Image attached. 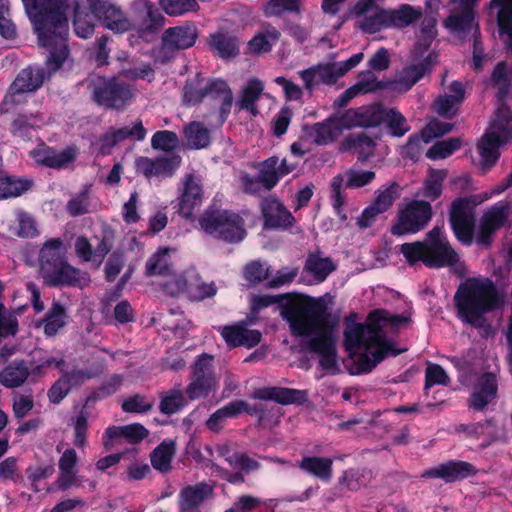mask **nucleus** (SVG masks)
<instances>
[{
	"mask_svg": "<svg viewBox=\"0 0 512 512\" xmlns=\"http://www.w3.org/2000/svg\"><path fill=\"white\" fill-rule=\"evenodd\" d=\"M21 1L37 34L39 45L48 51L49 68L58 71L69 54L68 0Z\"/></svg>",
	"mask_w": 512,
	"mask_h": 512,
	"instance_id": "1",
	"label": "nucleus"
},
{
	"mask_svg": "<svg viewBox=\"0 0 512 512\" xmlns=\"http://www.w3.org/2000/svg\"><path fill=\"white\" fill-rule=\"evenodd\" d=\"M273 304H278L280 314L289 323L290 331L294 336L309 334L311 324L319 325L324 322L326 302L320 298H314L301 294L280 295H254L250 301L251 315H256Z\"/></svg>",
	"mask_w": 512,
	"mask_h": 512,
	"instance_id": "2",
	"label": "nucleus"
},
{
	"mask_svg": "<svg viewBox=\"0 0 512 512\" xmlns=\"http://www.w3.org/2000/svg\"><path fill=\"white\" fill-rule=\"evenodd\" d=\"M458 317L470 326L485 327V314L501 306L499 293L490 279L468 278L461 283L454 295Z\"/></svg>",
	"mask_w": 512,
	"mask_h": 512,
	"instance_id": "3",
	"label": "nucleus"
},
{
	"mask_svg": "<svg viewBox=\"0 0 512 512\" xmlns=\"http://www.w3.org/2000/svg\"><path fill=\"white\" fill-rule=\"evenodd\" d=\"M38 262L40 276L48 287L83 289L91 282L87 271L69 263L61 238H50L43 243L39 250Z\"/></svg>",
	"mask_w": 512,
	"mask_h": 512,
	"instance_id": "4",
	"label": "nucleus"
},
{
	"mask_svg": "<svg viewBox=\"0 0 512 512\" xmlns=\"http://www.w3.org/2000/svg\"><path fill=\"white\" fill-rule=\"evenodd\" d=\"M198 224L205 234L230 244L241 242L247 235L244 219L226 209H205Z\"/></svg>",
	"mask_w": 512,
	"mask_h": 512,
	"instance_id": "5",
	"label": "nucleus"
},
{
	"mask_svg": "<svg viewBox=\"0 0 512 512\" xmlns=\"http://www.w3.org/2000/svg\"><path fill=\"white\" fill-rule=\"evenodd\" d=\"M91 100L106 110L124 111L135 98L133 86L118 77L99 76L87 86Z\"/></svg>",
	"mask_w": 512,
	"mask_h": 512,
	"instance_id": "6",
	"label": "nucleus"
},
{
	"mask_svg": "<svg viewBox=\"0 0 512 512\" xmlns=\"http://www.w3.org/2000/svg\"><path fill=\"white\" fill-rule=\"evenodd\" d=\"M45 65L46 67L29 65L17 74L1 102L2 112H8L11 107L24 103L27 93L36 92L42 87L44 81L56 72L49 68L47 60Z\"/></svg>",
	"mask_w": 512,
	"mask_h": 512,
	"instance_id": "7",
	"label": "nucleus"
},
{
	"mask_svg": "<svg viewBox=\"0 0 512 512\" xmlns=\"http://www.w3.org/2000/svg\"><path fill=\"white\" fill-rule=\"evenodd\" d=\"M433 217L431 204L426 200H411L400 209L390 232L394 236L416 234L424 230Z\"/></svg>",
	"mask_w": 512,
	"mask_h": 512,
	"instance_id": "8",
	"label": "nucleus"
},
{
	"mask_svg": "<svg viewBox=\"0 0 512 512\" xmlns=\"http://www.w3.org/2000/svg\"><path fill=\"white\" fill-rule=\"evenodd\" d=\"M476 201L472 197H458L449 208V224L455 238L463 245L470 246L476 228Z\"/></svg>",
	"mask_w": 512,
	"mask_h": 512,
	"instance_id": "9",
	"label": "nucleus"
},
{
	"mask_svg": "<svg viewBox=\"0 0 512 512\" xmlns=\"http://www.w3.org/2000/svg\"><path fill=\"white\" fill-rule=\"evenodd\" d=\"M213 356L203 353L195 360L190 382L186 387L185 394L189 400L206 398L217 386L213 367Z\"/></svg>",
	"mask_w": 512,
	"mask_h": 512,
	"instance_id": "10",
	"label": "nucleus"
},
{
	"mask_svg": "<svg viewBox=\"0 0 512 512\" xmlns=\"http://www.w3.org/2000/svg\"><path fill=\"white\" fill-rule=\"evenodd\" d=\"M376 177L373 171H358L353 168L348 169L344 174H337L331 180V198L335 213L346 220L347 216L343 213L345 204V195L343 193L344 180L345 187L356 189L370 184Z\"/></svg>",
	"mask_w": 512,
	"mask_h": 512,
	"instance_id": "11",
	"label": "nucleus"
},
{
	"mask_svg": "<svg viewBox=\"0 0 512 512\" xmlns=\"http://www.w3.org/2000/svg\"><path fill=\"white\" fill-rule=\"evenodd\" d=\"M92 14L101 24L114 33L123 34L133 30V22L123 10L108 0H88Z\"/></svg>",
	"mask_w": 512,
	"mask_h": 512,
	"instance_id": "12",
	"label": "nucleus"
},
{
	"mask_svg": "<svg viewBox=\"0 0 512 512\" xmlns=\"http://www.w3.org/2000/svg\"><path fill=\"white\" fill-rule=\"evenodd\" d=\"M263 227L267 230H288L295 223V217L275 195H269L260 202Z\"/></svg>",
	"mask_w": 512,
	"mask_h": 512,
	"instance_id": "13",
	"label": "nucleus"
},
{
	"mask_svg": "<svg viewBox=\"0 0 512 512\" xmlns=\"http://www.w3.org/2000/svg\"><path fill=\"white\" fill-rule=\"evenodd\" d=\"M133 29L140 33L155 34L165 24V17L154 3L148 0H134L131 4Z\"/></svg>",
	"mask_w": 512,
	"mask_h": 512,
	"instance_id": "14",
	"label": "nucleus"
},
{
	"mask_svg": "<svg viewBox=\"0 0 512 512\" xmlns=\"http://www.w3.org/2000/svg\"><path fill=\"white\" fill-rule=\"evenodd\" d=\"M78 153L79 149L76 145H70L62 151H58L56 148L41 142L29 152V155L38 165L61 170L72 164L76 160Z\"/></svg>",
	"mask_w": 512,
	"mask_h": 512,
	"instance_id": "15",
	"label": "nucleus"
},
{
	"mask_svg": "<svg viewBox=\"0 0 512 512\" xmlns=\"http://www.w3.org/2000/svg\"><path fill=\"white\" fill-rule=\"evenodd\" d=\"M199 31L194 22H184L181 25L169 27L161 36V50L175 53L193 47L198 39Z\"/></svg>",
	"mask_w": 512,
	"mask_h": 512,
	"instance_id": "16",
	"label": "nucleus"
},
{
	"mask_svg": "<svg viewBox=\"0 0 512 512\" xmlns=\"http://www.w3.org/2000/svg\"><path fill=\"white\" fill-rule=\"evenodd\" d=\"M382 311H371L366 319V323H354L347 325L344 330V346L349 356L355 355V350L364 348L370 350L369 337L372 336L371 327L379 330L378 322Z\"/></svg>",
	"mask_w": 512,
	"mask_h": 512,
	"instance_id": "17",
	"label": "nucleus"
},
{
	"mask_svg": "<svg viewBox=\"0 0 512 512\" xmlns=\"http://www.w3.org/2000/svg\"><path fill=\"white\" fill-rule=\"evenodd\" d=\"M385 119L384 108L381 106H362L348 109L337 119V126L344 129L352 127H377Z\"/></svg>",
	"mask_w": 512,
	"mask_h": 512,
	"instance_id": "18",
	"label": "nucleus"
},
{
	"mask_svg": "<svg viewBox=\"0 0 512 512\" xmlns=\"http://www.w3.org/2000/svg\"><path fill=\"white\" fill-rule=\"evenodd\" d=\"M220 334L229 348L257 346L262 339L259 330L248 329L246 321H239L233 325H225L219 329Z\"/></svg>",
	"mask_w": 512,
	"mask_h": 512,
	"instance_id": "19",
	"label": "nucleus"
},
{
	"mask_svg": "<svg viewBox=\"0 0 512 512\" xmlns=\"http://www.w3.org/2000/svg\"><path fill=\"white\" fill-rule=\"evenodd\" d=\"M475 474L476 469L471 463L461 460H449L436 467L425 470L421 477L439 478L445 483H452L466 479Z\"/></svg>",
	"mask_w": 512,
	"mask_h": 512,
	"instance_id": "20",
	"label": "nucleus"
},
{
	"mask_svg": "<svg viewBox=\"0 0 512 512\" xmlns=\"http://www.w3.org/2000/svg\"><path fill=\"white\" fill-rule=\"evenodd\" d=\"M203 78L200 73H197L193 80H187L183 87V103L188 106H197L203 99L210 96L213 99L217 98V92L221 91L220 87H225L222 79H210L207 84L202 87L201 83Z\"/></svg>",
	"mask_w": 512,
	"mask_h": 512,
	"instance_id": "21",
	"label": "nucleus"
},
{
	"mask_svg": "<svg viewBox=\"0 0 512 512\" xmlns=\"http://www.w3.org/2000/svg\"><path fill=\"white\" fill-rule=\"evenodd\" d=\"M452 123L440 121L438 119L431 120L424 129L419 133L409 136L405 145V150L410 158H414L420 152L422 143H429L434 138L442 137L453 129Z\"/></svg>",
	"mask_w": 512,
	"mask_h": 512,
	"instance_id": "22",
	"label": "nucleus"
},
{
	"mask_svg": "<svg viewBox=\"0 0 512 512\" xmlns=\"http://www.w3.org/2000/svg\"><path fill=\"white\" fill-rule=\"evenodd\" d=\"M213 495V487L206 482L185 486L178 495V510L179 512H198L203 503Z\"/></svg>",
	"mask_w": 512,
	"mask_h": 512,
	"instance_id": "23",
	"label": "nucleus"
},
{
	"mask_svg": "<svg viewBox=\"0 0 512 512\" xmlns=\"http://www.w3.org/2000/svg\"><path fill=\"white\" fill-rule=\"evenodd\" d=\"M149 435V430L140 423H132L123 426H109L103 434V446L106 450H110L114 446V442L124 438L130 444H139Z\"/></svg>",
	"mask_w": 512,
	"mask_h": 512,
	"instance_id": "24",
	"label": "nucleus"
},
{
	"mask_svg": "<svg viewBox=\"0 0 512 512\" xmlns=\"http://www.w3.org/2000/svg\"><path fill=\"white\" fill-rule=\"evenodd\" d=\"M240 38L229 31H217L207 38V45L214 56L231 60L240 54Z\"/></svg>",
	"mask_w": 512,
	"mask_h": 512,
	"instance_id": "25",
	"label": "nucleus"
},
{
	"mask_svg": "<svg viewBox=\"0 0 512 512\" xmlns=\"http://www.w3.org/2000/svg\"><path fill=\"white\" fill-rule=\"evenodd\" d=\"M331 313L326 306V312L324 314V322L319 325L311 324V332L301 337H307L314 335L307 342V350L312 353L323 354L335 348V342L332 338L331 331L334 327L330 323Z\"/></svg>",
	"mask_w": 512,
	"mask_h": 512,
	"instance_id": "26",
	"label": "nucleus"
},
{
	"mask_svg": "<svg viewBox=\"0 0 512 512\" xmlns=\"http://www.w3.org/2000/svg\"><path fill=\"white\" fill-rule=\"evenodd\" d=\"M202 200V186L196 182L194 175L190 174L186 176L183 192L179 201V214L188 220H192L194 212L201 206Z\"/></svg>",
	"mask_w": 512,
	"mask_h": 512,
	"instance_id": "27",
	"label": "nucleus"
},
{
	"mask_svg": "<svg viewBox=\"0 0 512 512\" xmlns=\"http://www.w3.org/2000/svg\"><path fill=\"white\" fill-rule=\"evenodd\" d=\"M254 398L271 400L281 405H303L307 399V391L286 387H264L254 392Z\"/></svg>",
	"mask_w": 512,
	"mask_h": 512,
	"instance_id": "28",
	"label": "nucleus"
},
{
	"mask_svg": "<svg viewBox=\"0 0 512 512\" xmlns=\"http://www.w3.org/2000/svg\"><path fill=\"white\" fill-rule=\"evenodd\" d=\"M498 383L496 375L487 372L478 380L475 391L470 396V407L482 411L497 396Z\"/></svg>",
	"mask_w": 512,
	"mask_h": 512,
	"instance_id": "29",
	"label": "nucleus"
},
{
	"mask_svg": "<svg viewBox=\"0 0 512 512\" xmlns=\"http://www.w3.org/2000/svg\"><path fill=\"white\" fill-rule=\"evenodd\" d=\"M278 157L271 156L259 164V172L256 179L246 176L243 180L245 191H252L253 185L260 183L267 190H272L280 181L278 172Z\"/></svg>",
	"mask_w": 512,
	"mask_h": 512,
	"instance_id": "30",
	"label": "nucleus"
},
{
	"mask_svg": "<svg viewBox=\"0 0 512 512\" xmlns=\"http://www.w3.org/2000/svg\"><path fill=\"white\" fill-rule=\"evenodd\" d=\"M507 143L509 142L488 130L482 135L477 143V150L481 156L480 165L484 171L495 166L500 157L499 148Z\"/></svg>",
	"mask_w": 512,
	"mask_h": 512,
	"instance_id": "31",
	"label": "nucleus"
},
{
	"mask_svg": "<svg viewBox=\"0 0 512 512\" xmlns=\"http://www.w3.org/2000/svg\"><path fill=\"white\" fill-rule=\"evenodd\" d=\"M32 378H40L47 374L48 370L55 368L63 371L67 363L63 357H54L44 349H35L29 354L27 360Z\"/></svg>",
	"mask_w": 512,
	"mask_h": 512,
	"instance_id": "32",
	"label": "nucleus"
},
{
	"mask_svg": "<svg viewBox=\"0 0 512 512\" xmlns=\"http://www.w3.org/2000/svg\"><path fill=\"white\" fill-rule=\"evenodd\" d=\"M436 60L437 55L432 52L418 63L405 66L399 74L398 83L402 85L406 91L410 90L426 74L432 71Z\"/></svg>",
	"mask_w": 512,
	"mask_h": 512,
	"instance_id": "33",
	"label": "nucleus"
},
{
	"mask_svg": "<svg viewBox=\"0 0 512 512\" xmlns=\"http://www.w3.org/2000/svg\"><path fill=\"white\" fill-rule=\"evenodd\" d=\"M459 255L450 245L449 241L434 243L427 247L426 266L429 268H443L454 266L459 262Z\"/></svg>",
	"mask_w": 512,
	"mask_h": 512,
	"instance_id": "34",
	"label": "nucleus"
},
{
	"mask_svg": "<svg viewBox=\"0 0 512 512\" xmlns=\"http://www.w3.org/2000/svg\"><path fill=\"white\" fill-rule=\"evenodd\" d=\"M31 372L25 359L16 358L0 371V384L8 389L22 386Z\"/></svg>",
	"mask_w": 512,
	"mask_h": 512,
	"instance_id": "35",
	"label": "nucleus"
},
{
	"mask_svg": "<svg viewBox=\"0 0 512 512\" xmlns=\"http://www.w3.org/2000/svg\"><path fill=\"white\" fill-rule=\"evenodd\" d=\"M460 12L451 13L445 20L444 26L452 33H457L461 37L466 36L475 30L474 20L475 12L473 6L469 3L462 4Z\"/></svg>",
	"mask_w": 512,
	"mask_h": 512,
	"instance_id": "36",
	"label": "nucleus"
},
{
	"mask_svg": "<svg viewBox=\"0 0 512 512\" xmlns=\"http://www.w3.org/2000/svg\"><path fill=\"white\" fill-rule=\"evenodd\" d=\"M68 317L66 307L61 302L54 300L37 327L43 325L44 335L54 337L66 326Z\"/></svg>",
	"mask_w": 512,
	"mask_h": 512,
	"instance_id": "37",
	"label": "nucleus"
},
{
	"mask_svg": "<svg viewBox=\"0 0 512 512\" xmlns=\"http://www.w3.org/2000/svg\"><path fill=\"white\" fill-rule=\"evenodd\" d=\"M337 119L338 117H330L323 122H318L313 125H304L303 133L306 138L318 145L332 142L335 138L336 131L344 129L343 127L337 126Z\"/></svg>",
	"mask_w": 512,
	"mask_h": 512,
	"instance_id": "38",
	"label": "nucleus"
},
{
	"mask_svg": "<svg viewBox=\"0 0 512 512\" xmlns=\"http://www.w3.org/2000/svg\"><path fill=\"white\" fill-rule=\"evenodd\" d=\"M171 249L167 247H160L153 253L145 265V275L151 276H174V265L170 256Z\"/></svg>",
	"mask_w": 512,
	"mask_h": 512,
	"instance_id": "39",
	"label": "nucleus"
},
{
	"mask_svg": "<svg viewBox=\"0 0 512 512\" xmlns=\"http://www.w3.org/2000/svg\"><path fill=\"white\" fill-rule=\"evenodd\" d=\"M264 91V83L258 78H251L242 89L241 95L236 102L239 110L248 111L253 117L259 114L256 103Z\"/></svg>",
	"mask_w": 512,
	"mask_h": 512,
	"instance_id": "40",
	"label": "nucleus"
},
{
	"mask_svg": "<svg viewBox=\"0 0 512 512\" xmlns=\"http://www.w3.org/2000/svg\"><path fill=\"white\" fill-rule=\"evenodd\" d=\"M299 467L325 483L330 482L333 476V460L328 457L304 456Z\"/></svg>",
	"mask_w": 512,
	"mask_h": 512,
	"instance_id": "41",
	"label": "nucleus"
},
{
	"mask_svg": "<svg viewBox=\"0 0 512 512\" xmlns=\"http://www.w3.org/2000/svg\"><path fill=\"white\" fill-rule=\"evenodd\" d=\"M345 149L351 150L358 155V161L366 162L374 155L376 147L375 141L365 132L352 133L348 135L343 142Z\"/></svg>",
	"mask_w": 512,
	"mask_h": 512,
	"instance_id": "42",
	"label": "nucleus"
},
{
	"mask_svg": "<svg viewBox=\"0 0 512 512\" xmlns=\"http://www.w3.org/2000/svg\"><path fill=\"white\" fill-rule=\"evenodd\" d=\"M490 84L498 89L496 98L498 103H504L512 89V71L505 61L498 62L490 76Z\"/></svg>",
	"mask_w": 512,
	"mask_h": 512,
	"instance_id": "43",
	"label": "nucleus"
},
{
	"mask_svg": "<svg viewBox=\"0 0 512 512\" xmlns=\"http://www.w3.org/2000/svg\"><path fill=\"white\" fill-rule=\"evenodd\" d=\"M42 121V117L38 114H18L11 123L10 131L14 137L30 141L32 132L41 127Z\"/></svg>",
	"mask_w": 512,
	"mask_h": 512,
	"instance_id": "44",
	"label": "nucleus"
},
{
	"mask_svg": "<svg viewBox=\"0 0 512 512\" xmlns=\"http://www.w3.org/2000/svg\"><path fill=\"white\" fill-rule=\"evenodd\" d=\"M281 37L280 31L269 26L264 32H259L254 35L247 43L249 53L253 55H261L272 51L273 44L276 43Z\"/></svg>",
	"mask_w": 512,
	"mask_h": 512,
	"instance_id": "45",
	"label": "nucleus"
},
{
	"mask_svg": "<svg viewBox=\"0 0 512 512\" xmlns=\"http://www.w3.org/2000/svg\"><path fill=\"white\" fill-rule=\"evenodd\" d=\"M32 185L30 179L0 174V201L17 198L27 192Z\"/></svg>",
	"mask_w": 512,
	"mask_h": 512,
	"instance_id": "46",
	"label": "nucleus"
},
{
	"mask_svg": "<svg viewBox=\"0 0 512 512\" xmlns=\"http://www.w3.org/2000/svg\"><path fill=\"white\" fill-rule=\"evenodd\" d=\"M389 10V20L392 28H406L416 23L422 17V8L410 4H401L397 9Z\"/></svg>",
	"mask_w": 512,
	"mask_h": 512,
	"instance_id": "47",
	"label": "nucleus"
},
{
	"mask_svg": "<svg viewBox=\"0 0 512 512\" xmlns=\"http://www.w3.org/2000/svg\"><path fill=\"white\" fill-rule=\"evenodd\" d=\"M499 108L495 113V119L488 131L494 132L504 141H512V110L506 105V102L499 103Z\"/></svg>",
	"mask_w": 512,
	"mask_h": 512,
	"instance_id": "48",
	"label": "nucleus"
},
{
	"mask_svg": "<svg viewBox=\"0 0 512 512\" xmlns=\"http://www.w3.org/2000/svg\"><path fill=\"white\" fill-rule=\"evenodd\" d=\"M176 452L174 441L161 442L151 453L150 460L154 469L166 473L171 470V462Z\"/></svg>",
	"mask_w": 512,
	"mask_h": 512,
	"instance_id": "49",
	"label": "nucleus"
},
{
	"mask_svg": "<svg viewBox=\"0 0 512 512\" xmlns=\"http://www.w3.org/2000/svg\"><path fill=\"white\" fill-rule=\"evenodd\" d=\"M183 132L188 146L192 149H203L211 143L210 131L201 122H190L184 127Z\"/></svg>",
	"mask_w": 512,
	"mask_h": 512,
	"instance_id": "50",
	"label": "nucleus"
},
{
	"mask_svg": "<svg viewBox=\"0 0 512 512\" xmlns=\"http://www.w3.org/2000/svg\"><path fill=\"white\" fill-rule=\"evenodd\" d=\"M446 175L445 170L431 168L423 181L422 196L430 201L437 200L442 195Z\"/></svg>",
	"mask_w": 512,
	"mask_h": 512,
	"instance_id": "51",
	"label": "nucleus"
},
{
	"mask_svg": "<svg viewBox=\"0 0 512 512\" xmlns=\"http://www.w3.org/2000/svg\"><path fill=\"white\" fill-rule=\"evenodd\" d=\"M187 405L184 393L181 389H170L160 394L159 410L164 415H173L181 411Z\"/></svg>",
	"mask_w": 512,
	"mask_h": 512,
	"instance_id": "52",
	"label": "nucleus"
},
{
	"mask_svg": "<svg viewBox=\"0 0 512 512\" xmlns=\"http://www.w3.org/2000/svg\"><path fill=\"white\" fill-rule=\"evenodd\" d=\"M302 0H267L263 6V14L270 17H281L285 13L301 14Z\"/></svg>",
	"mask_w": 512,
	"mask_h": 512,
	"instance_id": "53",
	"label": "nucleus"
},
{
	"mask_svg": "<svg viewBox=\"0 0 512 512\" xmlns=\"http://www.w3.org/2000/svg\"><path fill=\"white\" fill-rule=\"evenodd\" d=\"M335 269L336 266L329 257L322 258L316 254H310L306 259L305 270L319 282L324 281Z\"/></svg>",
	"mask_w": 512,
	"mask_h": 512,
	"instance_id": "54",
	"label": "nucleus"
},
{
	"mask_svg": "<svg viewBox=\"0 0 512 512\" xmlns=\"http://www.w3.org/2000/svg\"><path fill=\"white\" fill-rule=\"evenodd\" d=\"M389 18L388 9L376 7L375 13L364 17L359 27L365 33L375 34L383 29L392 28Z\"/></svg>",
	"mask_w": 512,
	"mask_h": 512,
	"instance_id": "55",
	"label": "nucleus"
},
{
	"mask_svg": "<svg viewBox=\"0 0 512 512\" xmlns=\"http://www.w3.org/2000/svg\"><path fill=\"white\" fill-rule=\"evenodd\" d=\"M461 139L451 137L448 139L436 141L426 152V157L431 160L445 159L452 155L461 147Z\"/></svg>",
	"mask_w": 512,
	"mask_h": 512,
	"instance_id": "56",
	"label": "nucleus"
},
{
	"mask_svg": "<svg viewBox=\"0 0 512 512\" xmlns=\"http://www.w3.org/2000/svg\"><path fill=\"white\" fill-rule=\"evenodd\" d=\"M89 412L83 407L76 417L71 418L73 427V444L83 449L87 444V435L89 429Z\"/></svg>",
	"mask_w": 512,
	"mask_h": 512,
	"instance_id": "57",
	"label": "nucleus"
},
{
	"mask_svg": "<svg viewBox=\"0 0 512 512\" xmlns=\"http://www.w3.org/2000/svg\"><path fill=\"white\" fill-rule=\"evenodd\" d=\"M384 116L383 122L386 123L388 131L393 137L400 138L409 132L410 126L406 118L398 110L394 108L384 109Z\"/></svg>",
	"mask_w": 512,
	"mask_h": 512,
	"instance_id": "58",
	"label": "nucleus"
},
{
	"mask_svg": "<svg viewBox=\"0 0 512 512\" xmlns=\"http://www.w3.org/2000/svg\"><path fill=\"white\" fill-rule=\"evenodd\" d=\"M399 252L410 266L423 262L426 266L427 245L421 241L409 242L400 245Z\"/></svg>",
	"mask_w": 512,
	"mask_h": 512,
	"instance_id": "59",
	"label": "nucleus"
},
{
	"mask_svg": "<svg viewBox=\"0 0 512 512\" xmlns=\"http://www.w3.org/2000/svg\"><path fill=\"white\" fill-rule=\"evenodd\" d=\"M509 207L507 204H495L481 219V222L496 232L505 225L508 220Z\"/></svg>",
	"mask_w": 512,
	"mask_h": 512,
	"instance_id": "60",
	"label": "nucleus"
},
{
	"mask_svg": "<svg viewBox=\"0 0 512 512\" xmlns=\"http://www.w3.org/2000/svg\"><path fill=\"white\" fill-rule=\"evenodd\" d=\"M159 4L163 11L170 16H181L199 9L196 0H159Z\"/></svg>",
	"mask_w": 512,
	"mask_h": 512,
	"instance_id": "61",
	"label": "nucleus"
},
{
	"mask_svg": "<svg viewBox=\"0 0 512 512\" xmlns=\"http://www.w3.org/2000/svg\"><path fill=\"white\" fill-rule=\"evenodd\" d=\"M399 190V184L393 182L383 190L376 191V197L372 203L384 213L392 207L394 201L399 197Z\"/></svg>",
	"mask_w": 512,
	"mask_h": 512,
	"instance_id": "62",
	"label": "nucleus"
},
{
	"mask_svg": "<svg viewBox=\"0 0 512 512\" xmlns=\"http://www.w3.org/2000/svg\"><path fill=\"white\" fill-rule=\"evenodd\" d=\"M386 86V83L379 81L372 71L367 70L361 73L360 79L352 87L359 95L383 90Z\"/></svg>",
	"mask_w": 512,
	"mask_h": 512,
	"instance_id": "63",
	"label": "nucleus"
},
{
	"mask_svg": "<svg viewBox=\"0 0 512 512\" xmlns=\"http://www.w3.org/2000/svg\"><path fill=\"white\" fill-rule=\"evenodd\" d=\"M179 143L178 136L170 130L156 131L151 138V146L155 150L169 152L174 150Z\"/></svg>",
	"mask_w": 512,
	"mask_h": 512,
	"instance_id": "64",
	"label": "nucleus"
}]
</instances>
